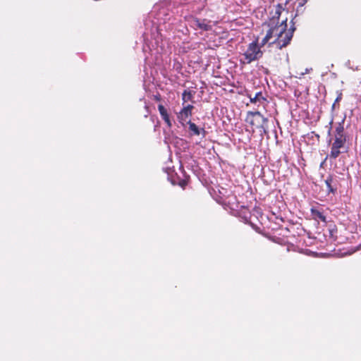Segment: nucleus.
I'll return each instance as SVG.
<instances>
[{"instance_id": "1", "label": "nucleus", "mask_w": 361, "mask_h": 361, "mask_svg": "<svg viewBox=\"0 0 361 361\" xmlns=\"http://www.w3.org/2000/svg\"><path fill=\"white\" fill-rule=\"evenodd\" d=\"M343 118L341 122L338 123L335 128L334 133V142L331 147L329 157L331 159H336L343 151L342 149L348 148L346 146L349 137L344 128Z\"/></svg>"}, {"instance_id": "2", "label": "nucleus", "mask_w": 361, "mask_h": 361, "mask_svg": "<svg viewBox=\"0 0 361 361\" xmlns=\"http://www.w3.org/2000/svg\"><path fill=\"white\" fill-rule=\"evenodd\" d=\"M243 60L241 59V63L244 64H249L252 61H257L263 56V51L259 47L257 39L252 42L247 46V49L244 52Z\"/></svg>"}, {"instance_id": "3", "label": "nucleus", "mask_w": 361, "mask_h": 361, "mask_svg": "<svg viewBox=\"0 0 361 361\" xmlns=\"http://www.w3.org/2000/svg\"><path fill=\"white\" fill-rule=\"evenodd\" d=\"M290 23L291 25L288 28V32L283 33L279 37V38H276L272 42L269 44L270 45L273 44L277 49H281L287 47L290 43L293 37L294 32L296 30L293 19L291 20Z\"/></svg>"}, {"instance_id": "4", "label": "nucleus", "mask_w": 361, "mask_h": 361, "mask_svg": "<svg viewBox=\"0 0 361 361\" xmlns=\"http://www.w3.org/2000/svg\"><path fill=\"white\" fill-rule=\"evenodd\" d=\"M245 121L248 123L251 126L264 128V124L268 122V119L258 111H248L246 116Z\"/></svg>"}, {"instance_id": "5", "label": "nucleus", "mask_w": 361, "mask_h": 361, "mask_svg": "<svg viewBox=\"0 0 361 361\" xmlns=\"http://www.w3.org/2000/svg\"><path fill=\"white\" fill-rule=\"evenodd\" d=\"M288 19L287 18L281 22H276L274 23L269 22V29L267 30L269 35L272 37H274L277 35V33L280 32V30H285V28L288 27L287 24Z\"/></svg>"}, {"instance_id": "6", "label": "nucleus", "mask_w": 361, "mask_h": 361, "mask_svg": "<svg viewBox=\"0 0 361 361\" xmlns=\"http://www.w3.org/2000/svg\"><path fill=\"white\" fill-rule=\"evenodd\" d=\"M194 109L192 105L188 104L184 106L178 114L179 121L184 125V122L188 121V119L192 115V111Z\"/></svg>"}, {"instance_id": "7", "label": "nucleus", "mask_w": 361, "mask_h": 361, "mask_svg": "<svg viewBox=\"0 0 361 361\" xmlns=\"http://www.w3.org/2000/svg\"><path fill=\"white\" fill-rule=\"evenodd\" d=\"M158 110L159 111L161 118L165 121L167 126L169 128H171L172 126V123L166 109L162 104H159L158 106Z\"/></svg>"}, {"instance_id": "8", "label": "nucleus", "mask_w": 361, "mask_h": 361, "mask_svg": "<svg viewBox=\"0 0 361 361\" xmlns=\"http://www.w3.org/2000/svg\"><path fill=\"white\" fill-rule=\"evenodd\" d=\"M195 25L204 31L211 30L212 28V25L209 24L206 19L200 20L199 18H196L195 20Z\"/></svg>"}, {"instance_id": "9", "label": "nucleus", "mask_w": 361, "mask_h": 361, "mask_svg": "<svg viewBox=\"0 0 361 361\" xmlns=\"http://www.w3.org/2000/svg\"><path fill=\"white\" fill-rule=\"evenodd\" d=\"M310 212H311V214L312 216V218L314 219H315V220L319 219V220H321L323 222H326V216L323 214L322 212H321L320 211H319L316 208L312 207L311 209H310Z\"/></svg>"}, {"instance_id": "10", "label": "nucleus", "mask_w": 361, "mask_h": 361, "mask_svg": "<svg viewBox=\"0 0 361 361\" xmlns=\"http://www.w3.org/2000/svg\"><path fill=\"white\" fill-rule=\"evenodd\" d=\"M283 10V8L281 6V4H277V6L276 7L274 15L273 16L272 18L270 20L269 22H271L273 23H276V22H279V18L281 15V12Z\"/></svg>"}, {"instance_id": "11", "label": "nucleus", "mask_w": 361, "mask_h": 361, "mask_svg": "<svg viewBox=\"0 0 361 361\" xmlns=\"http://www.w3.org/2000/svg\"><path fill=\"white\" fill-rule=\"evenodd\" d=\"M333 182H334V178L331 175H329L325 180V184L326 185L328 192L334 194L336 191V188H335L332 185Z\"/></svg>"}, {"instance_id": "12", "label": "nucleus", "mask_w": 361, "mask_h": 361, "mask_svg": "<svg viewBox=\"0 0 361 361\" xmlns=\"http://www.w3.org/2000/svg\"><path fill=\"white\" fill-rule=\"evenodd\" d=\"M249 97L251 103H256L257 102H264L267 100L261 92H257L253 97H252L250 95Z\"/></svg>"}, {"instance_id": "13", "label": "nucleus", "mask_w": 361, "mask_h": 361, "mask_svg": "<svg viewBox=\"0 0 361 361\" xmlns=\"http://www.w3.org/2000/svg\"><path fill=\"white\" fill-rule=\"evenodd\" d=\"M187 123L189 125L190 130L192 131L195 135H200V131L199 128L196 126V124L191 122L190 120H188Z\"/></svg>"}, {"instance_id": "14", "label": "nucleus", "mask_w": 361, "mask_h": 361, "mask_svg": "<svg viewBox=\"0 0 361 361\" xmlns=\"http://www.w3.org/2000/svg\"><path fill=\"white\" fill-rule=\"evenodd\" d=\"M192 98V94L191 91L185 90L182 94V99L183 101V104L188 101L191 100Z\"/></svg>"}, {"instance_id": "15", "label": "nucleus", "mask_w": 361, "mask_h": 361, "mask_svg": "<svg viewBox=\"0 0 361 361\" xmlns=\"http://www.w3.org/2000/svg\"><path fill=\"white\" fill-rule=\"evenodd\" d=\"M271 39V37L270 36V35H269L268 32H267L265 37L262 39V40L261 42L260 46H259L260 47V49L262 47H264L266 44H267Z\"/></svg>"}, {"instance_id": "16", "label": "nucleus", "mask_w": 361, "mask_h": 361, "mask_svg": "<svg viewBox=\"0 0 361 361\" xmlns=\"http://www.w3.org/2000/svg\"><path fill=\"white\" fill-rule=\"evenodd\" d=\"M307 2V0H297L296 1V3L298 4V6H297V12H299V11H300L299 8H301L303 6H305Z\"/></svg>"}, {"instance_id": "17", "label": "nucleus", "mask_w": 361, "mask_h": 361, "mask_svg": "<svg viewBox=\"0 0 361 361\" xmlns=\"http://www.w3.org/2000/svg\"><path fill=\"white\" fill-rule=\"evenodd\" d=\"M188 179H183V180H180L179 182H178V185L182 188H185V187L188 185Z\"/></svg>"}, {"instance_id": "18", "label": "nucleus", "mask_w": 361, "mask_h": 361, "mask_svg": "<svg viewBox=\"0 0 361 361\" xmlns=\"http://www.w3.org/2000/svg\"><path fill=\"white\" fill-rule=\"evenodd\" d=\"M288 27L287 28H285V30H280V32L279 33H277V35L275 36L274 37L276 38H279V37L281 35H282L283 33H285L286 32H288Z\"/></svg>"}, {"instance_id": "19", "label": "nucleus", "mask_w": 361, "mask_h": 361, "mask_svg": "<svg viewBox=\"0 0 361 361\" xmlns=\"http://www.w3.org/2000/svg\"><path fill=\"white\" fill-rule=\"evenodd\" d=\"M154 99L157 102H160L161 100V95L159 94L154 95Z\"/></svg>"}, {"instance_id": "20", "label": "nucleus", "mask_w": 361, "mask_h": 361, "mask_svg": "<svg viewBox=\"0 0 361 361\" xmlns=\"http://www.w3.org/2000/svg\"><path fill=\"white\" fill-rule=\"evenodd\" d=\"M341 98H342V93H340L338 94V96L337 97V98L336 99L335 102L340 101L341 99Z\"/></svg>"}, {"instance_id": "21", "label": "nucleus", "mask_w": 361, "mask_h": 361, "mask_svg": "<svg viewBox=\"0 0 361 361\" xmlns=\"http://www.w3.org/2000/svg\"><path fill=\"white\" fill-rule=\"evenodd\" d=\"M332 123H333V119H331V121L329 122L330 128H329V134L331 132Z\"/></svg>"}]
</instances>
